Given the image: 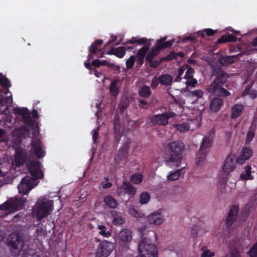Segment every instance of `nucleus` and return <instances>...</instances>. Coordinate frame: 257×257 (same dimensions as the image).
I'll use <instances>...</instances> for the list:
<instances>
[{
	"mask_svg": "<svg viewBox=\"0 0 257 257\" xmlns=\"http://www.w3.org/2000/svg\"><path fill=\"white\" fill-rule=\"evenodd\" d=\"M182 169L183 168L181 169H178L176 171L171 173V174L169 175L167 177L168 180L170 181L177 180L180 176V172L181 171Z\"/></svg>",
	"mask_w": 257,
	"mask_h": 257,
	"instance_id": "obj_37",
	"label": "nucleus"
},
{
	"mask_svg": "<svg viewBox=\"0 0 257 257\" xmlns=\"http://www.w3.org/2000/svg\"><path fill=\"white\" fill-rule=\"evenodd\" d=\"M167 37H164L162 38L157 40L156 41V45L161 48L162 50L171 47L175 41L174 39L166 41Z\"/></svg>",
	"mask_w": 257,
	"mask_h": 257,
	"instance_id": "obj_21",
	"label": "nucleus"
},
{
	"mask_svg": "<svg viewBox=\"0 0 257 257\" xmlns=\"http://www.w3.org/2000/svg\"><path fill=\"white\" fill-rule=\"evenodd\" d=\"M176 53H175L174 51H172L167 56L162 57V60H164V61L169 62L176 59Z\"/></svg>",
	"mask_w": 257,
	"mask_h": 257,
	"instance_id": "obj_44",
	"label": "nucleus"
},
{
	"mask_svg": "<svg viewBox=\"0 0 257 257\" xmlns=\"http://www.w3.org/2000/svg\"><path fill=\"white\" fill-rule=\"evenodd\" d=\"M254 135L255 134L253 131H249L246 137V142L247 143H250L252 140Z\"/></svg>",
	"mask_w": 257,
	"mask_h": 257,
	"instance_id": "obj_52",
	"label": "nucleus"
},
{
	"mask_svg": "<svg viewBox=\"0 0 257 257\" xmlns=\"http://www.w3.org/2000/svg\"><path fill=\"white\" fill-rule=\"evenodd\" d=\"M125 185L126 186V194L132 196L135 195L136 193V190L133 185L129 182H125Z\"/></svg>",
	"mask_w": 257,
	"mask_h": 257,
	"instance_id": "obj_39",
	"label": "nucleus"
},
{
	"mask_svg": "<svg viewBox=\"0 0 257 257\" xmlns=\"http://www.w3.org/2000/svg\"><path fill=\"white\" fill-rule=\"evenodd\" d=\"M228 78V74L219 68L216 71V78L213 82H216L218 85H224Z\"/></svg>",
	"mask_w": 257,
	"mask_h": 257,
	"instance_id": "obj_17",
	"label": "nucleus"
},
{
	"mask_svg": "<svg viewBox=\"0 0 257 257\" xmlns=\"http://www.w3.org/2000/svg\"><path fill=\"white\" fill-rule=\"evenodd\" d=\"M179 129L181 132H184L189 129V127L187 124L182 123L179 125Z\"/></svg>",
	"mask_w": 257,
	"mask_h": 257,
	"instance_id": "obj_59",
	"label": "nucleus"
},
{
	"mask_svg": "<svg viewBox=\"0 0 257 257\" xmlns=\"http://www.w3.org/2000/svg\"><path fill=\"white\" fill-rule=\"evenodd\" d=\"M236 164V156L234 154H229L226 159L222 168L223 171L225 174V177L222 178L220 181L224 185L226 183V177L228 174L233 171L235 168Z\"/></svg>",
	"mask_w": 257,
	"mask_h": 257,
	"instance_id": "obj_8",
	"label": "nucleus"
},
{
	"mask_svg": "<svg viewBox=\"0 0 257 257\" xmlns=\"http://www.w3.org/2000/svg\"><path fill=\"white\" fill-rule=\"evenodd\" d=\"M106 205L110 208H116L118 203L116 200L111 195H107L104 198Z\"/></svg>",
	"mask_w": 257,
	"mask_h": 257,
	"instance_id": "obj_29",
	"label": "nucleus"
},
{
	"mask_svg": "<svg viewBox=\"0 0 257 257\" xmlns=\"http://www.w3.org/2000/svg\"><path fill=\"white\" fill-rule=\"evenodd\" d=\"M0 85L4 88H9L11 86L9 79L3 76L1 73H0Z\"/></svg>",
	"mask_w": 257,
	"mask_h": 257,
	"instance_id": "obj_36",
	"label": "nucleus"
},
{
	"mask_svg": "<svg viewBox=\"0 0 257 257\" xmlns=\"http://www.w3.org/2000/svg\"><path fill=\"white\" fill-rule=\"evenodd\" d=\"M207 152V150H205L204 151H201V149L199 150L196 158V164L197 165L201 166L204 164Z\"/></svg>",
	"mask_w": 257,
	"mask_h": 257,
	"instance_id": "obj_30",
	"label": "nucleus"
},
{
	"mask_svg": "<svg viewBox=\"0 0 257 257\" xmlns=\"http://www.w3.org/2000/svg\"><path fill=\"white\" fill-rule=\"evenodd\" d=\"M27 166L32 177L29 176H25L18 186L19 192L23 197L24 195H27L35 187L36 185V180L44 177V174L41 169V164L39 161L32 160L29 162Z\"/></svg>",
	"mask_w": 257,
	"mask_h": 257,
	"instance_id": "obj_1",
	"label": "nucleus"
},
{
	"mask_svg": "<svg viewBox=\"0 0 257 257\" xmlns=\"http://www.w3.org/2000/svg\"><path fill=\"white\" fill-rule=\"evenodd\" d=\"M143 176L139 173H135L132 176L131 182L134 184H139L142 181Z\"/></svg>",
	"mask_w": 257,
	"mask_h": 257,
	"instance_id": "obj_40",
	"label": "nucleus"
},
{
	"mask_svg": "<svg viewBox=\"0 0 257 257\" xmlns=\"http://www.w3.org/2000/svg\"><path fill=\"white\" fill-rule=\"evenodd\" d=\"M243 108V105L241 104L234 105L231 108V118L235 119L240 116L242 114Z\"/></svg>",
	"mask_w": 257,
	"mask_h": 257,
	"instance_id": "obj_27",
	"label": "nucleus"
},
{
	"mask_svg": "<svg viewBox=\"0 0 257 257\" xmlns=\"http://www.w3.org/2000/svg\"><path fill=\"white\" fill-rule=\"evenodd\" d=\"M160 83L166 87L171 86L173 82V76L167 74H162L159 77Z\"/></svg>",
	"mask_w": 257,
	"mask_h": 257,
	"instance_id": "obj_25",
	"label": "nucleus"
},
{
	"mask_svg": "<svg viewBox=\"0 0 257 257\" xmlns=\"http://www.w3.org/2000/svg\"><path fill=\"white\" fill-rule=\"evenodd\" d=\"M237 39L236 37L231 34H228L226 36H222L218 40V43H224L226 42H234L237 41Z\"/></svg>",
	"mask_w": 257,
	"mask_h": 257,
	"instance_id": "obj_33",
	"label": "nucleus"
},
{
	"mask_svg": "<svg viewBox=\"0 0 257 257\" xmlns=\"http://www.w3.org/2000/svg\"><path fill=\"white\" fill-rule=\"evenodd\" d=\"M191 94L193 96H197L198 98H201L203 96L204 92L201 89H197L192 91Z\"/></svg>",
	"mask_w": 257,
	"mask_h": 257,
	"instance_id": "obj_50",
	"label": "nucleus"
},
{
	"mask_svg": "<svg viewBox=\"0 0 257 257\" xmlns=\"http://www.w3.org/2000/svg\"><path fill=\"white\" fill-rule=\"evenodd\" d=\"M194 73V69L191 67H188L185 75H184L183 78L185 79H191L193 78V75Z\"/></svg>",
	"mask_w": 257,
	"mask_h": 257,
	"instance_id": "obj_46",
	"label": "nucleus"
},
{
	"mask_svg": "<svg viewBox=\"0 0 257 257\" xmlns=\"http://www.w3.org/2000/svg\"><path fill=\"white\" fill-rule=\"evenodd\" d=\"M150 200V195L148 192H142L140 197V202L141 204H147Z\"/></svg>",
	"mask_w": 257,
	"mask_h": 257,
	"instance_id": "obj_38",
	"label": "nucleus"
},
{
	"mask_svg": "<svg viewBox=\"0 0 257 257\" xmlns=\"http://www.w3.org/2000/svg\"><path fill=\"white\" fill-rule=\"evenodd\" d=\"M171 117L170 114L168 112H164L161 114L153 115L151 117V122L153 124L160 125H166L168 123V119Z\"/></svg>",
	"mask_w": 257,
	"mask_h": 257,
	"instance_id": "obj_11",
	"label": "nucleus"
},
{
	"mask_svg": "<svg viewBox=\"0 0 257 257\" xmlns=\"http://www.w3.org/2000/svg\"><path fill=\"white\" fill-rule=\"evenodd\" d=\"M223 103V101L221 98L215 97L211 100L209 108L212 111L217 112L220 109Z\"/></svg>",
	"mask_w": 257,
	"mask_h": 257,
	"instance_id": "obj_20",
	"label": "nucleus"
},
{
	"mask_svg": "<svg viewBox=\"0 0 257 257\" xmlns=\"http://www.w3.org/2000/svg\"><path fill=\"white\" fill-rule=\"evenodd\" d=\"M185 70V68H184V66H182L181 67H179L178 70V74L177 76H176L174 81L175 82H180L181 79V76L182 74H183Z\"/></svg>",
	"mask_w": 257,
	"mask_h": 257,
	"instance_id": "obj_49",
	"label": "nucleus"
},
{
	"mask_svg": "<svg viewBox=\"0 0 257 257\" xmlns=\"http://www.w3.org/2000/svg\"><path fill=\"white\" fill-rule=\"evenodd\" d=\"M216 32V30H213V29L208 28L204 29L203 31L201 32V36L203 37L205 36H213L215 32Z\"/></svg>",
	"mask_w": 257,
	"mask_h": 257,
	"instance_id": "obj_43",
	"label": "nucleus"
},
{
	"mask_svg": "<svg viewBox=\"0 0 257 257\" xmlns=\"http://www.w3.org/2000/svg\"><path fill=\"white\" fill-rule=\"evenodd\" d=\"M32 151L38 158H42L45 156V152L42 149V142L39 139L33 140L32 142Z\"/></svg>",
	"mask_w": 257,
	"mask_h": 257,
	"instance_id": "obj_14",
	"label": "nucleus"
},
{
	"mask_svg": "<svg viewBox=\"0 0 257 257\" xmlns=\"http://www.w3.org/2000/svg\"><path fill=\"white\" fill-rule=\"evenodd\" d=\"M96 241H99L96 257H108L115 248V244L111 241L105 239L101 241L99 239H97Z\"/></svg>",
	"mask_w": 257,
	"mask_h": 257,
	"instance_id": "obj_7",
	"label": "nucleus"
},
{
	"mask_svg": "<svg viewBox=\"0 0 257 257\" xmlns=\"http://www.w3.org/2000/svg\"><path fill=\"white\" fill-rule=\"evenodd\" d=\"M230 257H241V255L237 250L234 249L230 253Z\"/></svg>",
	"mask_w": 257,
	"mask_h": 257,
	"instance_id": "obj_61",
	"label": "nucleus"
},
{
	"mask_svg": "<svg viewBox=\"0 0 257 257\" xmlns=\"http://www.w3.org/2000/svg\"><path fill=\"white\" fill-rule=\"evenodd\" d=\"M132 233L131 230L126 228L121 230L118 235L120 244L124 245L130 242L132 240Z\"/></svg>",
	"mask_w": 257,
	"mask_h": 257,
	"instance_id": "obj_15",
	"label": "nucleus"
},
{
	"mask_svg": "<svg viewBox=\"0 0 257 257\" xmlns=\"http://www.w3.org/2000/svg\"><path fill=\"white\" fill-rule=\"evenodd\" d=\"M188 80L186 82V84L187 86L194 87L197 83V80L193 78L191 79H187Z\"/></svg>",
	"mask_w": 257,
	"mask_h": 257,
	"instance_id": "obj_53",
	"label": "nucleus"
},
{
	"mask_svg": "<svg viewBox=\"0 0 257 257\" xmlns=\"http://www.w3.org/2000/svg\"><path fill=\"white\" fill-rule=\"evenodd\" d=\"M27 159V153L26 150L21 147L16 150L15 161L17 166L23 165Z\"/></svg>",
	"mask_w": 257,
	"mask_h": 257,
	"instance_id": "obj_13",
	"label": "nucleus"
},
{
	"mask_svg": "<svg viewBox=\"0 0 257 257\" xmlns=\"http://www.w3.org/2000/svg\"><path fill=\"white\" fill-rule=\"evenodd\" d=\"M160 83L159 78L157 77H155L153 78L152 83L151 84V86L153 89H155Z\"/></svg>",
	"mask_w": 257,
	"mask_h": 257,
	"instance_id": "obj_51",
	"label": "nucleus"
},
{
	"mask_svg": "<svg viewBox=\"0 0 257 257\" xmlns=\"http://www.w3.org/2000/svg\"><path fill=\"white\" fill-rule=\"evenodd\" d=\"M198 229V226H196V225H195L194 226H193L192 229H191V235L192 236V237H195L197 235V230Z\"/></svg>",
	"mask_w": 257,
	"mask_h": 257,
	"instance_id": "obj_60",
	"label": "nucleus"
},
{
	"mask_svg": "<svg viewBox=\"0 0 257 257\" xmlns=\"http://www.w3.org/2000/svg\"><path fill=\"white\" fill-rule=\"evenodd\" d=\"M212 145V139L209 137H204L202 140V143L200 146L201 151L207 150Z\"/></svg>",
	"mask_w": 257,
	"mask_h": 257,
	"instance_id": "obj_34",
	"label": "nucleus"
},
{
	"mask_svg": "<svg viewBox=\"0 0 257 257\" xmlns=\"http://www.w3.org/2000/svg\"><path fill=\"white\" fill-rule=\"evenodd\" d=\"M98 137V128L97 127L96 130H95L93 133L92 139L93 142L96 143L97 142V140Z\"/></svg>",
	"mask_w": 257,
	"mask_h": 257,
	"instance_id": "obj_58",
	"label": "nucleus"
},
{
	"mask_svg": "<svg viewBox=\"0 0 257 257\" xmlns=\"http://www.w3.org/2000/svg\"><path fill=\"white\" fill-rule=\"evenodd\" d=\"M246 160L248 159H246L245 157H242V155H241L237 159L236 158V163H238L239 164H243Z\"/></svg>",
	"mask_w": 257,
	"mask_h": 257,
	"instance_id": "obj_57",
	"label": "nucleus"
},
{
	"mask_svg": "<svg viewBox=\"0 0 257 257\" xmlns=\"http://www.w3.org/2000/svg\"><path fill=\"white\" fill-rule=\"evenodd\" d=\"M148 221L149 224L160 225L163 222V219L160 213H153L148 216Z\"/></svg>",
	"mask_w": 257,
	"mask_h": 257,
	"instance_id": "obj_23",
	"label": "nucleus"
},
{
	"mask_svg": "<svg viewBox=\"0 0 257 257\" xmlns=\"http://www.w3.org/2000/svg\"><path fill=\"white\" fill-rule=\"evenodd\" d=\"M120 83V80L118 77L114 78L111 82L109 87V91L111 96H115L118 94L119 89L117 85Z\"/></svg>",
	"mask_w": 257,
	"mask_h": 257,
	"instance_id": "obj_26",
	"label": "nucleus"
},
{
	"mask_svg": "<svg viewBox=\"0 0 257 257\" xmlns=\"http://www.w3.org/2000/svg\"><path fill=\"white\" fill-rule=\"evenodd\" d=\"M195 40V38L192 36H187L183 38V42L184 43L187 42L188 41L193 42Z\"/></svg>",
	"mask_w": 257,
	"mask_h": 257,
	"instance_id": "obj_62",
	"label": "nucleus"
},
{
	"mask_svg": "<svg viewBox=\"0 0 257 257\" xmlns=\"http://www.w3.org/2000/svg\"><path fill=\"white\" fill-rule=\"evenodd\" d=\"M10 244L13 249L18 250L17 253H14V251L12 252L13 255L15 256L19 255L23 248L24 241L22 239L18 238L15 241L10 242Z\"/></svg>",
	"mask_w": 257,
	"mask_h": 257,
	"instance_id": "obj_22",
	"label": "nucleus"
},
{
	"mask_svg": "<svg viewBox=\"0 0 257 257\" xmlns=\"http://www.w3.org/2000/svg\"><path fill=\"white\" fill-rule=\"evenodd\" d=\"M126 194V186L125 185V182L123 185L119 187L117 190V194L118 196L124 195Z\"/></svg>",
	"mask_w": 257,
	"mask_h": 257,
	"instance_id": "obj_48",
	"label": "nucleus"
},
{
	"mask_svg": "<svg viewBox=\"0 0 257 257\" xmlns=\"http://www.w3.org/2000/svg\"><path fill=\"white\" fill-rule=\"evenodd\" d=\"M147 42L148 40L146 38H138L137 37H133L131 39L127 41L125 43H123L122 44L123 45L133 44H137L139 45H145L144 46L138 50L136 56V58H145L151 46V43Z\"/></svg>",
	"mask_w": 257,
	"mask_h": 257,
	"instance_id": "obj_5",
	"label": "nucleus"
},
{
	"mask_svg": "<svg viewBox=\"0 0 257 257\" xmlns=\"http://www.w3.org/2000/svg\"><path fill=\"white\" fill-rule=\"evenodd\" d=\"M131 142L130 140L124 142L122 146L119 148L118 153L115 155L114 161L116 163H120L122 160L128 158V151Z\"/></svg>",
	"mask_w": 257,
	"mask_h": 257,
	"instance_id": "obj_10",
	"label": "nucleus"
},
{
	"mask_svg": "<svg viewBox=\"0 0 257 257\" xmlns=\"http://www.w3.org/2000/svg\"><path fill=\"white\" fill-rule=\"evenodd\" d=\"M152 91L149 86L144 85L139 91V95L144 98H148L151 96Z\"/></svg>",
	"mask_w": 257,
	"mask_h": 257,
	"instance_id": "obj_32",
	"label": "nucleus"
},
{
	"mask_svg": "<svg viewBox=\"0 0 257 257\" xmlns=\"http://www.w3.org/2000/svg\"><path fill=\"white\" fill-rule=\"evenodd\" d=\"M129 213L131 215L135 217H139L140 216L139 213L134 208H131L129 210Z\"/></svg>",
	"mask_w": 257,
	"mask_h": 257,
	"instance_id": "obj_56",
	"label": "nucleus"
},
{
	"mask_svg": "<svg viewBox=\"0 0 257 257\" xmlns=\"http://www.w3.org/2000/svg\"><path fill=\"white\" fill-rule=\"evenodd\" d=\"M126 52V48L123 46H120L116 48L112 47L107 52L109 55H114L119 58H122L124 57Z\"/></svg>",
	"mask_w": 257,
	"mask_h": 257,
	"instance_id": "obj_19",
	"label": "nucleus"
},
{
	"mask_svg": "<svg viewBox=\"0 0 257 257\" xmlns=\"http://www.w3.org/2000/svg\"><path fill=\"white\" fill-rule=\"evenodd\" d=\"M165 161L166 165L178 167L181 164L185 149L184 144L179 140L172 141L164 146Z\"/></svg>",
	"mask_w": 257,
	"mask_h": 257,
	"instance_id": "obj_2",
	"label": "nucleus"
},
{
	"mask_svg": "<svg viewBox=\"0 0 257 257\" xmlns=\"http://www.w3.org/2000/svg\"><path fill=\"white\" fill-rule=\"evenodd\" d=\"M241 55V54H238L236 55L222 56L219 59L218 61L221 65L227 66L237 62L239 60V56Z\"/></svg>",
	"mask_w": 257,
	"mask_h": 257,
	"instance_id": "obj_16",
	"label": "nucleus"
},
{
	"mask_svg": "<svg viewBox=\"0 0 257 257\" xmlns=\"http://www.w3.org/2000/svg\"><path fill=\"white\" fill-rule=\"evenodd\" d=\"M27 199L23 196H17L11 198L0 205V211L8 215L23 208Z\"/></svg>",
	"mask_w": 257,
	"mask_h": 257,
	"instance_id": "obj_3",
	"label": "nucleus"
},
{
	"mask_svg": "<svg viewBox=\"0 0 257 257\" xmlns=\"http://www.w3.org/2000/svg\"><path fill=\"white\" fill-rule=\"evenodd\" d=\"M249 257H257V242H256L247 252Z\"/></svg>",
	"mask_w": 257,
	"mask_h": 257,
	"instance_id": "obj_42",
	"label": "nucleus"
},
{
	"mask_svg": "<svg viewBox=\"0 0 257 257\" xmlns=\"http://www.w3.org/2000/svg\"><path fill=\"white\" fill-rule=\"evenodd\" d=\"M164 60H162V58H161L158 60H152L151 61H147L149 63V66L153 68H156L158 67L160 65L164 62Z\"/></svg>",
	"mask_w": 257,
	"mask_h": 257,
	"instance_id": "obj_45",
	"label": "nucleus"
},
{
	"mask_svg": "<svg viewBox=\"0 0 257 257\" xmlns=\"http://www.w3.org/2000/svg\"><path fill=\"white\" fill-rule=\"evenodd\" d=\"M252 152L250 149L247 148H243L241 154L242 157H245L246 159H249L252 156Z\"/></svg>",
	"mask_w": 257,
	"mask_h": 257,
	"instance_id": "obj_47",
	"label": "nucleus"
},
{
	"mask_svg": "<svg viewBox=\"0 0 257 257\" xmlns=\"http://www.w3.org/2000/svg\"><path fill=\"white\" fill-rule=\"evenodd\" d=\"M223 85H218L216 82L212 84V92L216 95L221 97H226L229 96L230 92L222 87Z\"/></svg>",
	"mask_w": 257,
	"mask_h": 257,
	"instance_id": "obj_18",
	"label": "nucleus"
},
{
	"mask_svg": "<svg viewBox=\"0 0 257 257\" xmlns=\"http://www.w3.org/2000/svg\"><path fill=\"white\" fill-rule=\"evenodd\" d=\"M91 65L95 67H98L100 66V60H94L92 61Z\"/></svg>",
	"mask_w": 257,
	"mask_h": 257,
	"instance_id": "obj_64",
	"label": "nucleus"
},
{
	"mask_svg": "<svg viewBox=\"0 0 257 257\" xmlns=\"http://www.w3.org/2000/svg\"><path fill=\"white\" fill-rule=\"evenodd\" d=\"M238 205H233L229 210V212L225 220L226 227L231 226L236 221L239 211Z\"/></svg>",
	"mask_w": 257,
	"mask_h": 257,
	"instance_id": "obj_12",
	"label": "nucleus"
},
{
	"mask_svg": "<svg viewBox=\"0 0 257 257\" xmlns=\"http://www.w3.org/2000/svg\"><path fill=\"white\" fill-rule=\"evenodd\" d=\"M251 167L249 165H247L245 167V171L246 172V174H241L240 176V178L244 179L245 180L253 179V177L251 175Z\"/></svg>",
	"mask_w": 257,
	"mask_h": 257,
	"instance_id": "obj_35",
	"label": "nucleus"
},
{
	"mask_svg": "<svg viewBox=\"0 0 257 257\" xmlns=\"http://www.w3.org/2000/svg\"><path fill=\"white\" fill-rule=\"evenodd\" d=\"M214 252H211L210 250H204L201 255V257H213L214 255Z\"/></svg>",
	"mask_w": 257,
	"mask_h": 257,
	"instance_id": "obj_54",
	"label": "nucleus"
},
{
	"mask_svg": "<svg viewBox=\"0 0 257 257\" xmlns=\"http://www.w3.org/2000/svg\"><path fill=\"white\" fill-rule=\"evenodd\" d=\"M103 43L102 40H96L89 47V54L88 61H89L93 58V56L96 55L98 58L103 57L104 53L102 51L101 47Z\"/></svg>",
	"mask_w": 257,
	"mask_h": 257,
	"instance_id": "obj_9",
	"label": "nucleus"
},
{
	"mask_svg": "<svg viewBox=\"0 0 257 257\" xmlns=\"http://www.w3.org/2000/svg\"><path fill=\"white\" fill-rule=\"evenodd\" d=\"M110 214L112 216V223L113 225L118 226L124 222V219L116 211L112 210L110 211Z\"/></svg>",
	"mask_w": 257,
	"mask_h": 257,
	"instance_id": "obj_24",
	"label": "nucleus"
},
{
	"mask_svg": "<svg viewBox=\"0 0 257 257\" xmlns=\"http://www.w3.org/2000/svg\"><path fill=\"white\" fill-rule=\"evenodd\" d=\"M14 113L22 116V121L31 127L32 130L36 132L39 130L38 124L35 121L32 119L29 110L27 108L16 107L14 108Z\"/></svg>",
	"mask_w": 257,
	"mask_h": 257,
	"instance_id": "obj_6",
	"label": "nucleus"
},
{
	"mask_svg": "<svg viewBox=\"0 0 257 257\" xmlns=\"http://www.w3.org/2000/svg\"><path fill=\"white\" fill-rule=\"evenodd\" d=\"M5 134V130L3 128H0V142H4V136Z\"/></svg>",
	"mask_w": 257,
	"mask_h": 257,
	"instance_id": "obj_63",
	"label": "nucleus"
},
{
	"mask_svg": "<svg viewBox=\"0 0 257 257\" xmlns=\"http://www.w3.org/2000/svg\"><path fill=\"white\" fill-rule=\"evenodd\" d=\"M136 60L135 55H132L127 59L125 62L126 68L128 69L132 68L134 65Z\"/></svg>",
	"mask_w": 257,
	"mask_h": 257,
	"instance_id": "obj_41",
	"label": "nucleus"
},
{
	"mask_svg": "<svg viewBox=\"0 0 257 257\" xmlns=\"http://www.w3.org/2000/svg\"><path fill=\"white\" fill-rule=\"evenodd\" d=\"M161 50L162 49L155 45L148 53L146 57V61H151L152 60H153L154 58L159 54Z\"/></svg>",
	"mask_w": 257,
	"mask_h": 257,
	"instance_id": "obj_28",
	"label": "nucleus"
},
{
	"mask_svg": "<svg viewBox=\"0 0 257 257\" xmlns=\"http://www.w3.org/2000/svg\"><path fill=\"white\" fill-rule=\"evenodd\" d=\"M53 209V201L51 200L43 201L36 205L34 209V213L38 221H41L43 218L51 214Z\"/></svg>",
	"mask_w": 257,
	"mask_h": 257,
	"instance_id": "obj_4",
	"label": "nucleus"
},
{
	"mask_svg": "<svg viewBox=\"0 0 257 257\" xmlns=\"http://www.w3.org/2000/svg\"><path fill=\"white\" fill-rule=\"evenodd\" d=\"M108 67L111 69V70H116L117 71H119L120 69V67L119 66L110 63H109Z\"/></svg>",
	"mask_w": 257,
	"mask_h": 257,
	"instance_id": "obj_55",
	"label": "nucleus"
},
{
	"mask_svg": "<svg viewBox=\"0 0 257 257\" xmlns=\"http://www.w3.org/2000/svg\"><path fill=\"white\" fill-rule=\"evenodd\" d=\"M97 228L99 230V233L104 237H109L111 235V230L103 224H98Z\"/></svg>",
	"mask_w": 257,
	"mask_h": 257,
	"instance_id": "obj_31",
	"label": "nucleus"
}]
</instances>
